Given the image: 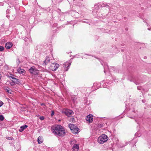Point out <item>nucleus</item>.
Masks as SVG:
<instances>
[{"instance_id": "1", "label": "nucleus", "mask_w": 151, "mask_h": 151, "mask_svg": "<svg viewBox=\"0 0 151 151\" xmlns=\"http://www.w3.org/2000/svg\"><path fill=\"white\" fill-rule=\"evenodd\" d=\"M53 132L57 136H63L65 133V130L61 125L55 126L53 129Z\"/></svg>"}, {"instance_id": "2", "label": "nucleus", "mask_w": 151, "mask_h": 151, "mask_svg": "<svg viewBox=\"0 0 151 151\" xmlns=\"http://www.w3.org/2000/svg\"><path fill=\"white\" fill-rule=\"evenodd\" d=\"M108 137L105 134H103L100 136L98 138V141L100 144H103L107 141Z\"/></svg>"}, {"instance_id": "3", "label": "nucleus", "mask_w": 151, "mask_h": 151, "mask_svg": "<svg viewBox=\"0 0 151 151\" xmlns=\"http://www.w3.org/2000/svg\"><path fill=\"white\" fill-rule=\"evenodd\" d=\"M29 73L34 75H37L38 73V70L36 69L35 67H31L29 70Z\"/></svg>"}, {"instance_id": "4", "label": "nucleus", "mask_w": 151, "mask_h": 151, "mask_svg": "<svg viewBox=\"0 0 151 151\" xmlns=\"http://www.w3.org/2000/svg\"><path fill=\"white\" fill-rule=\"evenodd\" d=\"M59 65L58 64L53 63L50 65V68L53 71H55L59 67Z\"/></svg>"}, {"instance_id": "5", "label": "nucleus", "mask_w": 151, "mask_h": 151, "mask_svg": "<svg viewBox=\"0 0 151 151\" xmlns=\"http://www.w3.org/2000/svg\"><path fill=\"white\" fill-rule=\"evenodd\" d=\"M71 64V62L69 61L64 63L63 64V67L65 69V70L66 71H68L69 68V67L70 66Z\"/></svg>"}, {"instance_id": "6", "label": "nucleus", "mask_w": 151, "mask_h": 151, "mask_svg": "<svg viewBox=\"0 0 151 151\" xmlns=\"http://www.w3.org/2000/svg\"><path fill=\"white\" fill-rule=\"evenodd\" d=\"M93 116L91 114L88 115L86 118V119L87 121H88L89 123H91L93 121Z\"/></svg>"}, {"instance_id": "7", "label": "nucleus", "mask_w": 151, "mask_h": 151, "mask_svg": "<svg viewBox=\"0 0 151 151\" xmlns=\"http://www.w3.org/2000/svg\"><path fill=\"white\" fill-rule=\"evenodd\" d=\"M63 112L68 116H70L73 113V111L71 110H66Z\"/></svg>"}, {"instance_id": "8", "label": "nucleus", "mask_w": 151, "mask_h": 151, "mask_svg": "<svg viewBox=\"0 0 151 151\" xmlns=\"http://www.w3.org/2000/svg\"><path fill=\"white\" fill-rule=\"evenodd\" d=\"M13 45L12 43L10 42H8L5 44V47L7 49H9L12 47Z\"/></svg>"}, {"instance_id": "9", "label": "nucleus", "mask_w": 151, "mask_h": 151, "mask_svg": "<svg viewBox=\"0 0 151 151\" xmlns=\"http://www.w3.org/2000/svg\"><path fill=\"white\" fill-rule=\"evenodd\" d=\"M20 83L19 81L18 80L15 78L14 79V80H12V82L10 83L11 85H14L15 84H19Z\"/></svg>"}, {"instance_id": "10", "label": "nucleus", "mask_w": 151, "mask_h": 151, "mask_svg": "<svg viewBox=\"0 0 151 151\" xmlns=\"http://www.w3.org/2000/svg\"><path fill=\"white\" fill-rule=\"evenodd\" d=\"M69 127L71 131H72V130L74 129L75 128L77 127L74 124H69Z\"/></svg>"}, {"instance_id": "11", "label": "nucleus", "mask_w": 151, "mask_h": 151, "mask_svg": "<svg viewBox=\"0 0 151 151\" xmlns=\"http://www.w3.org/2000/svg\"><path fill=\"white\" fill-rule=\"evenodd\" d=\"M4 90L7 93H11V92H12V91L11 89H10L8 87L5 86L4 88Z\"/></svg>"}, {"instance_id": "12", "label": "nucleus", "mask_w": 151, "mask_h": 151, "mask_svg": "<svg viewBox=\"0 0 151 151\" xmlns=\"http://www.w3.org/2000/svg\"><path fill=\"white\" fill-rule=\"evenodd\" d=\"M28 127L27 125H24L21 127L20 129H19V131L20 132H22L24 129Z\"/></svg>"}, {"instance_id": "13", "label": "nucleus", "mask_w": 151, "mask_h": 151, "mask_svg": "<svg viewBox=\"0 0 151 151\" xmlns=\"http://www.w3.org/2000/svg\"><path fill=\"white\" fill-rule=\"evenodd\" d=\"M43 139L42 137L41 136H40L38 137L37 139V141L39 144H41L42 142Z\"/></svg>"}, {"instance_id": "14", "label": "nucleus", "mask_w": 151, "mask_h": 151, "mask_svg": "<svg viewBox=\"0 0 151 151\" xmlns=\"http://www.w3.org/2000/svg\"><path fill=\"white\" fill-rule=\"evenodd\" d=\"M50 59L49 58H46L45 60L44 61L43 64L44 65H47L50 62Z\"/></svg>"}, {"instance_id": "15", "label": "nucleus", "mask_w": 151, "mask_h": 151, "mask_svg": "<svg viewBox=\"0 0 151 151\" xmlns=\"http://www.w3.org/2000/svg\"><path fill=\"white\" fill-rule=\"evenodd\" d=\"M79 130V128L77 127L76 128H75L74 129H73L72 131V132L75 134H76L78 132V130Z\"/></svg>"}, {"instance_id": "16", "label": "nucleus", "mask_w": 151, "mask_h": 151, "mask_svg": "<svg viewBox=\"0 0 151 151\" xmlns=\"http://www.w3.org/2000/svg\"><path fill=\"white\" fill-rule=\"evenodd\" d=\"M77 149L78 150L79 149V145L78 144H76L74 145L72 149L73 150H74L75 149Z\"/></svg>"}, {"instance_id": "17", "label": "nucleus", "mask_w": 151, "mask_h": 151, "mask_svg": "<svg viewBox=\"0 0 151 151\" xmlns=\"http://www.w3.org/2000/svg\"><path fill=\"white\" fill-rule=\"evenodd\" d=\"M17 71L18 73H24V70L23 69H21L20 68H18L17 70Z\"/></svg>"}, {"instance_id": "18", "label": "nucleus", "mask_w": 151, "mask_h": 151, "mask_svg": "<svg viewBox=\"0 0 151 151\" xmlns=\"http://www.w3.org/2000/svg\"><path fill=\"white\" fill-rule=\"evenodd\" d=\"M4 117L2 115H0V121H3L4 120Z\"/></svg>"}, {"instance_id": "19", "label": "nucleus", "mask_w": 151, "mask_h": 151, "mask_svg": "<svg viewBox=\"0 0 151 151\" xmlns=\"http://www.w3.org/2000/svg\"><path fill=\"white\" fill-rule=\"evenodd\" d=\"M4 49V48L3 46H0V52L3 51Z\"/></svg>"}, {"instance_id": "20", "label": "nucleus", "mask_w": 151, "mask_h": 151, "mask_svg": "<svg viewBox=\"0 0 151 151\" xmlns=\"http://www.w3.org/2000/svg\"><path fill=\"white\" fill-rule=\"evenodd\" d=\"M17 63L18 65H19L20 63V61L18 58H17Z\"/></svg>"}, {"instance_id": "21", "label": "nucleus", "mask_w": 151, "mask_h": 151, "mask_svg": "<svg viewBox=\"0 0 151 151\" xmlns=\"http://www.w3.org/2000/svg\"><path fill=\"white\" fill-rule=\"evenodd\" d=\"M6 138L8 140H12L13 139L12 138L10 137H7Z\"/></svg>"}, {"instance_id": "22", "label": "nucleus", "mask_w": 151, "mask_h": 151, "mask_svg": "<svg viewBox=\"0 0 151 151\" xmlns=\"http://www.w3.org/2000/svg\"><path fill=\"white\" fill-rule=\"evenodd\" d=\"M40 119L41 120H43L44 119V117L43 116H41L40 117Z\"/></svg>"}, {"instance_id": "23", "label": "nucleus", "mask_w": 151, "mask_h": 151, "mask_svg": "<svg viewBox=\"0 0 151 151\" xmlns=\"http://www.w3.org/2000/svg\"><path fill=\"white\" fill-rule=\"evenodd\" d=\"M54 113H55V112H54V111H52V113L51 114V116H52L54 115Z\"/></svg>"}, {"instance_id": "24", "label": "nucleus", "mask_w": 151, "mask_h": 151, "mask_svg": "<svg viewBox=\"0 0 151 151\" xmlns=\"http://www.w3.org/2000/svg\"><path fill=\"white\" fill-rule=\"evenodd\" d=\"M3 104V102L1 101H0V107Z\"/></svg>"}, {"instance_id": "25", "label": "nucleus", "mask_w": 151, "mask_h": 151, "mask_svg": "<svg viewBox=\"0 0 151 151\" xmlns=\"http://www.w3.org/2000/svg\"><path fill=\"white\" fill-rule=\"evenodd\" d=\"M10 77L11 78H12V79H13V80H14V79H15V78L14 77H12V76H11Z\"/></svg>"}, {"instance_id": "26", "label": "nucleus", "mask_w": 151, "mask_h": 151, "mask_svg": "<svg viewBox=\"0 0 151 151\" xmlns=\"http://www.w3.org/2000/svg\"><path fill=\"white\" fill-rule=\"evenodd\" d=\"M137 88L139 90H141L140 87H137Z\"/></svg>"}, {"instance_id": "27", "label": "nucleus", "mask_w": 151, "mask_h": 151, "mask_svg": "<svg viewBox=\"0 0 151 151\" xmlns=\"http://www.w3.org/2000/svg\"><path fill=\"white\" fill-rule=\"evenodd\" d=\"M41 105L42 106H43V105H45V104L44 103H42Z\"/></svg>"}, {"instance_id": "28", "label": "nucleus", "mask_w": 151, "mask_h": 151, "mask_svg": "<svg viewBox=\"0 0 151 151\" xmlns=\"http://www.w3.org/2000/svg\"><path fill=\"white\" fill-rule=\"evenodd\" d=\"M147 29L149 30H150V28H148Z\"/></svg>"}, {"instance_id": "29", "label": "nucleus", "mask_w": 151, "mask_h": 151, "mask_svg": "<svg viewBox=\"0 0 151 151\" xmlns=\"http://www.w3.org/2000/svg\"><path fill=\"white\" fill-rule=\"evenodd\" d=\"M75 100V98H74V99H73V101L74 102H75V101H74Z\"/></svg>"}, {"instance_id": "30", "label": "nucleus", "mask_w": 151, "mask_h": 151, "mask_svg": "<svg viewBox=\"0 0 151 151\" xmlns=\"http://www.w3.org/2000/svg\"><path fill=\"white\" fill-rule=\"evenodd\" d=\"M134 83L136 84H138V83L136 82Z\"/></svg>"}, {"instance_id": "31", "label": "nucleus", "mask_w": 151, "mask_h": 151, "mask_svg": "<svg viewBox=\"0 0 151 151\" xmlns=\"http://www.w3.org/2000/svg\"><path fill=\"white\" fill-rule=\"evenodd\" d=\"M72 141L70 142V144H72Z\"/></svg>"}, {"instance_id": "32", "label": "nucleus", "mask_w": 151, "mask_h": 151, "mask_svg": "<svg viewBox=\"0 0 151 151\" xmlns=\"http://www.w3.org/2000/svg\"><path fill=\"white\" fill-rule=\"evenodd\" d=\"M104 73H105V70H104Z\"/></svg>"}, {"instance_id": "33", "label": "nucleus", "mask_w": 151, "mask_h": 151, "mask_svg": "<svg viewBox=\"0 0 151 151\" xmlns=\"http://www.w3.org/2000/svg\"><path fill=\"white\" fill-rule=\"evenodd\" d=\"M130 118H131V119H133V118L132 117H130Z\"/></svg>"}, {"instance_id": "34", "label": "nucleus", "mask_w": 151, "mask_h": 151, "mask_svg": "<svg viewBox=\"0 0 151 151\" xmlns=\"http://www.w3.org/2000/svg\"><path fill=\"white\" fill-rule=\"evenodd\" d=\"M126 30H127V28H126Z\"/></svg>"}, {"instance_id": "35", "label": "nucleus", "mask_w": 151, "mask_h": 151, "mask_svg": "<svg viewBox=\"0 0 151 151\" xmlns=\"http://www.w3.org/2000/svg\"><path fill=\"white\" fill-rule=\"evenodd\" d=\"M107 6L108 7V6H106V7Z\"/></svg>"}, {"instance_id": "36", "label": "nucleus", "mask_w": 151, "mask_h": 151, "mask_svg": "<svg viewBox=\"0 0 151 151\" xmlns=\"http://www.w3.org/2000/svg\"><path fill=\"white\" fill-rule=\"evenodd\" d=\"M105 68V67L104 66V68Z\"/></svg>"}, {"instance_id": "37", "label": "nucleus", "mask_w": 151, "mask_h": 151, "mask_svg": "<svg viewBox=\"0 0 151 151\" xmlns=\"http://www.w3.org/2000/svg\"><path fill=\"white\" fill-rule=\"evenodd\" d=\"M101 64H102V65H103V64H102V63H101Z\"/></svg>"}]
</instances>
